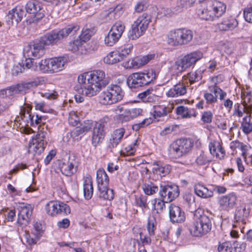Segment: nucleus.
Masks as SVG:
<instances>
[{
	"mask_svg": "<svg viewBox=\"0 0 252 252\" xmlns=\"http://www.w3.org/2000/svg\"><path fill=\"white\" fill-rule=\"evenodd\" d=\"M218 251V252H235V250L229 242H219Z\"/></svg>",
	"mask_w": 252,
	"mask_h": 252,
	"instance_id": "nucleus-54",
	"label": "nucleus"
},
{
	"mask_svg": "<svg viewBox=\"0 0 252 252\" xmlns=\"http://www.w3.org/2000/svg\"><path fill=\"white\" fill-rule=\"evenodd\" d=\"M26 12L32 15V22H37L45 15V11L42 5L37 1H29L25 6Z\"/></svg>",
	"mask_w": 252,
	"mask_h": 252,
	"instance_id": "nucleus-17",
	"label": "nucleus"
},
{
	"mask_svg": "<svg viewBox=\"0 0 252 252\" xmlns=\"http://www.w3.org/2000/svg\"><path fill=\"white\" fill-rule=\"evenodd\" d=\"M45 210L47 214L54 217L57 215H67L70 213L69 206L59 201H50L45 205Z\"/></svg>",
	"mask_w": 252,
	"mask_h": 252,
	"instance_id": "nucleus-11",
	"label": "nucleus"
},
{
	"mask_svg": "<svg viewBox=\"0 0 252 252\" xmlns=\"http://www.w3.org/2000/svg\"><path fill=\"white\" fill-rule=\"evenodd\" d=\"M242 98L243 100V105L252 104V96L250 92H242Z\"/></svg>",
	"mask_w": 252,
	"mask_h": 252,
	"instance_id": "nucleus-60",
	"label": "nucleus"
},
{
	"mask_svg": "<svg viewBox=\"0 0 252 252\" xmlns=\"http://www.w3.org/2000/svg\"><path fill=\"white\" fill-rule=\"evenodd\" d=\"M155 57V55L150 54L142 57H135L129 59L123 63V66L126 69H138L147 64Z\"/></svg>",
	"mask_w": 252,
	"mask_h": 252,
	"instance_id": "nucleus-16",
	"label": "nucleus"
},
{
	"mask_svg": "<svg viewBox=\"0 0 252 252\" xmlns=\"http://www.w3.org/2000/svg\"><path fill=\"white\" fill-rule=\"evenodd\" d=\"M194 191L198 196L206 198L213 195V191L201 184H197L194 186Z\"/></svg>",
	"mask_w": 252,
	"mask_h": 252,
	"instance_id": "nucleus-37",
	"label": "nucleus"
},
{
	"mask_svg": "<svg viewBox=\"0 0 252 252\" xmlns=\"http://www.w3.org/2000/svg\"><path fill=\"white\" fill-rule=\"evenodd\" d=\"M45 42L43 39L37 40L33 43L28 44L24 49V57H32L35 59L42 57L45 54Z\"/></svg>",
	"mask_w": 252,
	"mask_h": 252,
	"instance_id": "nucleus-12",
	"label": "nucleus"
},
{
	"mask_svg": "<svg viewBox=\"0 0 252 252\" xmlns=\"http://www.w3.org/2000/svg\"><path fill=\"white\" fill-rule=\"evenodd\" d=\"M217 48L222 55H230L233 51L231 44L228 41L220 42L218 44Z\"/></svg>",
	"mask_w": 252,
	"mask_h": 252,
	"instance_id": "nucleus-42",
	"label": "nucleus"
},
{
	"mask_svg": "<svg viewBox=\"0 0 252 252\" xmlns=\"http://www.w3.org/2000/svg\"><path fill=\"white\" fill-rule=\"evenodd\" d=\"M209 148L210 154L220 159L223 158L225 151L218 140H213L210 142Z\"/></svg>",
	"mask_w": 252,
	"mask_h": 252,
	"instance_id": "nucleus-25",
	"label": "nucleus"
},
{
	"mask_svg": "<svg viewBox=\"0 0 252 252\" xmlns=\"http://www.w3.org/2000/svg\"><path fill=\"white\" fill-rule=\"evenodd\" d=\"M202 57L203 54L202 52L200 51L192 52L178 59L171 66V69L177 73L182 72L187 68L194 64Z\"/></svg>",
	"mask_w": 252,
	"mask_h": 252,
	"instance_id": "nucleus-5",
	"label": "nucleus"
},
{
	"mask_svg": "<svg viewBox=\"0 0 252 252\" xmlns=\"http://www.w3.org/2000/svg\"><path fill=\"white\" fill-rule=\"evenodd\" d=\"M133 49V45L131 43H128L125 45L123 47L119 48L118 52L120 53L123 60L129 55Z\"/></svg>",
	"mask_w": 252,
	"mask_h": 252,
	"instance_id": "nucleus-52",
	"label": "nucleus"
},
{
	"mask_svg": "<svg viewBox=\"0 0 252 252\" xmlns=\"http://www.w3.org/2000/svg\"><path fill=\"white\" fill-rule=\"evenodd\" d=\"M197 14L199 18L203 20L208 21L215 20L210 3L198 9Z\"/></svg>",
	"mask_w": 252,
	"mask_h": 252,
	"instance_id": "nucleus-26",
	"label": "nucleus"
},
{
	"mask_svg": "<svg viewBox=\"0 0 252 252\" xmlns=\"http://www.w3.org/2000/svg\"><path fill=\"white\" fill-rule=\"evenodd\" d=\"M79 121V118L76 112L73 111L70 112L68 117L69 123L73 126H75L78 124Z\"/></svg>",
	"mask_w": 252,
	"mask_h": 252,
	"instance_id": "nucleus-58",
	"label": "nucleus"
},
{
	"mask_svg": "<svg viewBox=\"0 0 252 252\" xmlns=\"http://www.w3.org/2000/svg\"><path fill=\"white\" fill-rule=\"evenodd\" d=\"M156 78L155 70L150 69L146 72H138L131 74L127 79V83L131 88H138L147 85Z\"/></svg>",
	"mask_w": 252,
	"mask_h": 252,
	"instance_id": "nucleus-6",
	"label": "nucleus"
},
{
	"mask_svg": "<svg viewBox=\"0 0 252 252\" xmlns=\"http://www.w3.org/2000/svg\"><path fill=\"white\" fill-rule=\"evenodd\" d=\"M97 187L108 186L109 179L106 172L103 169H99L96 172Z\"/></svg>",
	"mask_w": 252,
	"mask_h": 252,
	"instance_id": "nucleus-38",
	"label": "nucleus"
},
{
	"mask_svg": "<svg viewBox=\"0 0 252 252\" xmlns=\"http://www.w3.org/2000/svg\"><path fill=\"white\" fill-rule=\"evenodd\" d=\"M96 121L87 120L81 124L80 126L76 127L73 132L76 136H79L86 134L94 127Z\"/></svg>",
	"mask_w": 252,
	"mask_h": 252,
	"instance_id": "nucleus-29",
	"label": "nucleus"
},
{
	"mask_svg": "<svg viewBox=\"0 0 252 252\" xmlns=\"http://www.w3.org/2000/svg\"><path fill=\"white\" fill-rule=\"evenodd\" d=\"M179 188L176 185H160L159 194L166 202L174 200L179 196Z\"/></svg>",
	"mask_w": 252,
	"mask_h": 252,
	"instance_id": "nucleus-18",
	"label": "nucleus"
},
{
	"mask_svg": "<svg viewBox=\"0 0 252 252\" xmlns=\"http://www.w3.org/2000/svg\"><path fill=\"white\" fill-rule=\"evenodd\" d=\"M34 230L32 231V234L37 238L39 239L41 234L43 232V227L42 224L38 222H36L33 224Z\"/></svg>",
	"mask_w": 252,
	"mask_h": 252,
	"instance_id": "nucleus-59",
	"label": "nucleus"
},
{
	"mask_svg": "<svg viewBox=\"0 0 252 252\" xmlns=\"http://www.w3.org/2000/svg\"><path fill=\"white\" fill-rule=\"evenodd\" d=\"M25 15L23 6L18 5L9 11L7 17L9 22L18 23L22 20Z\"/></svg>",
	"mask_w": 252,
	"mask_h": 252,
	"instance_id": "nucleus-23",
	"label": "nucleus"
},
{
	"mask_svg": "<svg viewBox=\"0 0 252 252\" xmlns=\"http://www.w3.org/2000/svg\"><path fill=\"white\" fill-rule=\"evenodd\" d=\"M142 188L144 193L148 195H153L158 190V187L151 182L145 183Z\"/></svg>",
	"mask_w": 252,
	"mask_h": 252,
	"instance_id": "nucleus-46",
	"label": "nucleus"
},
{
	"mask_svg": "<svg viewBox=\"0 0 252 252\" xmlns=\"http://www.w3.org/2000/svg\"><path fill=\"white\" fill-rule=\"evenodd\" d=\"M125 30V25L121 22H116L111 28L110 31L113 33L117 34V36L121 37L123 33Z\"/></svg>",
	"mask_w": 252,
	"mask_h": 252,
	"instance_id": "nucleus-50",
	"label": "nucleus"
},
{
	"mask_svg": "<svg viewBox=\"0 0 252 252\" xmlns=\"http://www.w3.org/2000/svg\"><path fill=\"white\" fill-rule=\"evenodd\" d=\"M124 95V93L120 86L111 84L101 93L99 100L104 105L112 104L121 101Z\"/></svg>",
	"mask_w": 252,
	"mask_h": 252,
	"instance_id": "nucleus-4",
	"label": "nucleus"
},
{
	"mask_svg": "<svg viewBox=\"0 0 252 252\" xmlns=\"http://www.w3.org/2000/svg\"><path fill=\"white\" fill-rule=\"evenodd\" d=\"M43 82V80L42 78L38 77L35 78L31 81L24 82L19 84L20 88L21 89L22 93H25L32 88L42 84Z\"/></svg>",
	"mask_w": 252,
	"mask_h": 252,
	"instance_id": "nucleus-35",
	"label": "nucleus"
},
{
	"mask_svg": "<svg viewBox=\"0 0 252 252\" xmlns=\"http://www.w3.org/2000/svg\"><path fill=\"white\" fill-rule=\"evenodd\" d=\"M212 160V158L208 156L207 153L201 152L196 158L195 161L198 165H204L210 163Z\"/></svg>",
	"mask_w": 252,
	"mask_h": 252,
	"instance_id": "nucleus-51",
	"label": "nucleus"
},
{
	"mask_svg": "<svg viewBox=\"0 0 252 252\" xmlns=\"http://www.w3.org/2000/svg\"><path fill=\"white\" fill-rule=\"evenodd\" d=\"M169 215L173 222H182L186 219L184 212L180 207L173 204H171L169 207Z\"/></svg>",
	"mask_w": 252,
	"mask_h": 252,
	"instance_id": "nucleus-21",
	"label": "nucleus"
},
{
	"mask_svg": "<svg viewBox=\"0 0 252 252\" xmlns=\"http://www.w3.org/2000/svg\"><path fill=\"white\" fill-rule=\"evenodd\" d=\"M81 45L80 40H75L73 42H70L68 45V49L72 52H75L78 50L79 47Z\"/></svg>",
	"mask_w": 252,
	"mask_h": 252,
	"instance_id": "nucleus-63",
	"label": "nucleus"
},
{
	"mask_svg": "<svg viewBox=\"0 0 252 252\" xmlns=\"http://www.w3.org/2000/svg\"><path fill=\"white\" fill-rule=\"evenodd\" d=\"M215 20L222 16L226 11V5L220 1L215 0L210 2Z\"/></svg>",
	"mask_w": 252,
	"mask_h": 252,
	"instance_id": "nucleus-28",
	"label": "nucleus"
},
{
	"mask_svg": "<svg viewBox=\"0 0 252 252\" xmlns=\"http://www.w3.org/2000/svg\"><path fill=\"white\" fill-rule=\"evenodd\" d=\"M188 78L190 84L195 81H198L201 79V73L200 71H191L188 74Z\"/></svg>",
	"mask_w": 252,
	"mask_h": 252,
	"instance_id": "nucleus-56",
	"label": "nucleus"
},
{
	"mask_svg": "<svg viewBox=\"0 0 252 252\" xmlns=\"http://www.w3.org/2000/svg\"><path fill=\"white\" fill-rule=\"evenodd\" d=\"M251 116L250 115L244 117L241 123L242 130L246 134H249L252 131V124L250 123Z\"/></svg>",
	"mask_w": 252,
	"mask_h": 252,
	"instance_id": "nucleus-48",
	"label": "nucleus"
},
{
	"mask_svg": "<svg viewBox=\"0 0 252 252\" xmlns=\"http://www.w3.org/2000/svg\"><path fill=\"white\" fill-rule=\"evenodd\" d=\"M237 197L234 193H230L220 196L218 200L219 207L221 210L227 212L232 209L236 204Z\"/></svg>",
	"mask_w": 252,
	"mask_h": 252,
	"instance_id": "nucleus-20",
	"label": "nucleus"
},
{
	"mask_svg": "<svg viewBox=\"0 0 252 252\" xmlns=\"http://www.w3.org/2000/svg\"><path fill=\"white\" fill-rule=\"evenodd\" d=\"M169 111V108L164 106H157L155 108L154 117L155 119L158 121L160 118L165 116Z\"/></svg>",
	"mask_w": 252,
	"mask_h": 252,
	"instance_id": "nucleus-47",
	"label": "nucleus"
},
{
	"mask_svg": "<svg viewBox=\"0 0 252 252\" xmlns=\"http://www.w3.org/2000/svg\"><path fill=\"white\" fill-rule=\"evenodd\" d=\"M78 30L77 25H68L61 30H54L46 33L41 39L45 41L46 45L55 44L70 34H74Z\"/></svg>",
	"mask_w": 252,
	"mask_h": 252,
	"instance_id": "nucleus-7",
	"label": "nucleus"
},
{
	"mask_svg": "<svg viewBox=\"0 0 252 252\" xmlns=\"http://www.w3.org/2000/svg\"><path fill=\"white\" fill-rule=\"evenodd\" d=\"M66 59L64 57H60L51 58V65L53 73L58 72L64 68Z\"/></svg>",
	"mask_w": 252,
	"mask_h": 252,
	"instance_id": "nucleus-36",
	"label": "nucleus"
},
{
	"mask_svg": "<svg viewBox=\"0 0 252 252\" xmlns=\"http://www.w3.org/2000/svg\"><path fill=\"white\" fill-rule=\"evenodd\" d=\"M79 164L77 158L74 155H69L67 158L63 159L60 163L62 173L70 176L76 172Z\"/></svg>",
	"mask_w": 252,
	"mask_h": 252,
	"instance_id": "nucleus-13",
	"label": "nucleus"
},
{
	"mask_svg": "<svg viewBox=\"0 0 252 252\" xmlns=\"http://www.w3.org/2000/svg\"><path fill=\"white\" fill-rule=\"evenodd\" d=\"M139 144L138 139L134 140V142L131 144L127 146L125 148V151L127 156L132 155L135 152Z\"/></svg>",
	"mask_w": 252,
	"mask_h": 252,
	"instance_id": "nucleus-55",
	"label": "nucleus"
},
{
	"mask_svg": "<svg viewBox=\"0 0 252 252\" xmlns=\"http://www.w3.org/2000/svg\"><path fill=\"white\" fill-rule=\"evenodd\" d=\"M78 81L83 85L81 88L82 94L88 97L96 95L109 83L104 71L102 70L85 72L78 76Z\"/></svg>",
	"mask_w": 252,
	"mask_h": 252,
	"instance_id": "nucleus-1",
	"label": "nucleus"
},
{
	"mask_svg": "<svg viewBox=\"0 0 252 252\" xmlns=\"http://www.w3.org/2000/svg\"><path fill=\"white\" fill-rule=\"evenodd\" d=\"M120 38L119 36H117V34L110 31L105 37L104 42L107 46H112L117 42Z\"/></svg>",
	"mask_w": 252,
	"mask_h": 252,
	"instance_id": "nucleus-49",
	"label": "nucleus"
},
{
	"mask_svg": "<svg viewBox=\"0 0 252 252\" xmlns=\"http://www.w3.org/2000/svg\"><path fill=\"white\" fill-rule=\"evenodd\" d=\"M250 212V208L248 205L241 204L235 210L234 219L236 221L245 223L249 216Z\"/></svg>",
	"mask_w": 252,
	"mask_h": 252,
	"instance_id": "nucleus-22",
	"label": "nucleus"
},
{
	"mask_svg": "<svg viewBox=\"0 0 252 252\" xmlns=\"http://www.w3.org/2000/svg\"><path fill=\"white\" fill-rule=\"evenodd\" d=\"M18 210V222L21 225H26L30 222L32 212V207L30 204H19Z\"/></svg>",
	"mask_w": 252,
	"mask_h": 252,
	"instance_id": "nucleus-19",
	"label": "nucleus"
},
{
	"mask_svg": "<svg viewBox=\"0 0 252 252\" xmlns=\"http://www.w3.org/2000/svg\"><path fill=\"white\" fill-rule=\"evenodd\" d=\"M122 60L118 51L111 52L104 58V62L109 64H115Z\"/></svg>",
	"mask_w": 252,
	"mask_h": 252,
	"instance_id": "nucleus-40",
	"label": "nucleus"
},
{
	"mask_svg": "<svg viewBox=\"0 0 252 252\" xmlns=\"http://www.w3.org/2000/svg\"><path fill=\"white\" fill-rule=\"evenodd\" d=\"M83 192L86 199L89 200L92 198L93 194V181L90 175L84 178Z\"/></svg>",
	"mask_w": 252,
	"mask_h": 252,
	"instance_id": "nucleus-31",
	"label": "nucleus"
},
{
	"mask_svg": "<svg viewBox=\"0 0 252 252\" xmlns=\"http://www.w3.org/2000/svg\"><path fill=\"white\" fill-rule=\"evenodd\" d=\"M25 58V61L24 63H23V66H21V64H19V66L20 67V70H16L17 72H22L23 70L24 69V67H26L27 69H30L31 68L33 64V60L34 58L32 57H26Z\"/></svg>",
	"mask_w": 252,
	"mask_h": 252,
	"instance_id": "nucleus-57",
	"label": "nucleus"
},
{
	"mask_svg": "<svg viewBox=\"0 0 252 252\" xmlns=\"http://www.w3.org/2000/svg\"><path fill=\"white\" fill-rule=\"evenodd\" d=\"M31 107H28L27 110L22 112V118L25 121L29 123V120L30 121L31 125L33 126L34 124L38 125L42 121V117L39 116L38 115L35 116L32 115L31 113Z\"/></svg>",
	"mask_w": 252,
	"mask_h": 252,
	"instance_id": "nucleus-33",
	"label": "nucleus"
},
{
	"mask_svg": "<svg viewBox=\"0 0 252 252\" xmlns=\"http://www.w3.org/2000/svg\"><path fill=\"white\" fill-rule=\"evenodd\" d=\"M193 146L191 141L187 139H180L170 145L169 155L171 158H179L189 153Z\"/></svg>",
	"mask_w": 252,
	"mask_h": 252,
	"instance_id": "nucleus-9",
	"label": "nucleus"
},
{
	"mask_svg": "<svg viewBox=\"0 0 252 252\" xmlns=\"http://www.w3.org/2000/svg\"><path fill=\"white\" fill-rule=\"evenodd\" d=\"M106 123L100 120L95 123L92 135V143L93 146L96 147L101 143L105 135Z\"/></svg>",
	"mask_w": 252,
	"mask_h": 252,
	"instance_id": "nucleus-15",
	"label": "nucleus"
},
{
	"mask_svg": "<svg viewBox=\"0 0 252 252\" xmlns=\"http://www.w3.org/2000/svg\"><path fill=\"white\" fill-rule=\"evenodd\" d=\"M113 111L117 114L118 120L121 123L127 122L141 116L143 113V109L140 108L126 109L122 105H118L113 109Z\"/></svg>",
	"mask_w": 252,
	"mask_h": 252,
	"instance_id": "nucleus-10",
	"label": "nucleus"
},
{
	"mask_svg": "<svg viewBox=\"0 0 252 252\" xmlns=\"http://www.w3.org/2000/svg\"><path fill=\"white\" fill-rule=\"evenodd\" d=\"M156 91L153 88H149L143 92L138 94V98L143 102H152L156 97L155 93Z\"/></svg>",
	"mask_w": 252,
	"mask_h": 252,
	"instance_id": "nucleus-39",
	"label": "nucleus"
},
{
	"mask_svg": "<svg viewBox=\"0 0 252 252\" xmlns=\"http://www.w3.org/2000/svg\"><path fill=\"white\" fill-rule=\"evenodd\" d=\"M244 17L246 21L252 23V7L247 8L244 10Z\"/></svg>",
	"mask_w": 252,
	"mask_h": 252,
	"instance_id": "nucleus-64",
	"label": "nucleus"
},
{
	"mask_svg": "<svg viewBox=\"0 0 252 252\" xmlns=\"http://www.w3.org/2000/svg\"><path fill=\"white\" fill-rule=\"evenodd\" d=\"M45 135L44 132H40L30 141L28 149L29 153L35 155L43 152L47 145Z\"/></svg>",
	"mask_w": 252,
	"mask_h": 252,
	"instance_id": "nucleus-14",
	"label": "nucleus"
},
{
	"mask_svg": "<svg viewBox=\"0 0 252 252\" xmlns=\"http://www.w3.org/2000/svg\"><path fill=\"white\" fill-rule=\"evenodd\" d=\"M153 172L160 177H165L171 171V166L169 164H162L160 162L155 161L153 163Z\"/></svg>",
	"mask_w": 252,
	"mask_h": 252,
	"instance_id": "nucleus-27",
	"label": "nucleus"
},
{
	"mask_svg": "<svg viewBox=\"0 0 252 252\" xmlns=\"http://www.w3.org/2000/svg\"><path fill=\"white\" fill-rule=\"evenodd\" d=\"M99 198L105 200L111 201L114 199V190L108 188V186L97 187Z\"/></svg>",
	"mask_w": 252,
	"mask_h": 252,
	"instance_id": "nucleus-34",
	"label": "nucleus"
},
{
	"mask_svg": "<svg viewBox=\"0 0 252 252\" xmlns=\"http://www.w3.org/2000/svg\"><path fill=\"white\" fill-rule=\"evenodd\" d=\"M193 36L192 31L186 28H179L170 31L166 35L167 43L172 46L184 45L189 43Z\"/></svg>",
	"mask_w": 252,
	"mask_h": 252,
	"instance_id": "nucleus-3",
	"label": "nucleus"
},
{
	"mask_svg": "<svg viewBox=\"0 0 252 252\" xmlns=\"http://www.w3.org/2000/svg\"><path fill=\"white\" fill-rule=\"evenodd\" d=\"M213 219L204 213L200 214L196 211L194 214L193 221L190 226L191 234L196 237H201L209 232L212 227Z\"/></svg>",
	"mask_w": 252,
	"mask_h": 252,
	"instance_id": "nucleus-2",
	"label": "nucleus"
},
{
	"mask_svg": "<svg viewBox=\"0 0 252 252\" xmlns=\"http://www.w3.org/2000/svg\"><path fill=\"white\" fill-rule=\"evenodd\" d=\"M187 91V86L184 82H180L168 90L165 94L167 97H175L185 95Z\"/></svg>",
	"mask_w": 252,
	"mask_h": 252,
	"instance_id": "nucleus-24",
	"label": "nucleus"
},
{
	"mask_svg": "<svg viewBox=\"0 0 252 252\" xmlns=\"http://www.w3.org/2000/svg\"><path fill=\"white\" fill-rule=\"evenodd\" d=\"M204 98L207 103L209 104H214L218 101V95L214 92L205 91L204 93Z\"/></svg>",
	"mask_w": 252,
	"mask_h": 252,
	"instance_id": "nucleus-53",
	"label": "nucleus"
},
{
	"mask_svg": "<svg viewBox=\"0 0 252 252\" xmlns=\"http://www.w3.org/2000/svg\"><path fill=\"white\" fill-rule=\"evenodd\" d=\"M155 222V220L154 218L149 219L147 227L149 234L150 235H153L155 234V230L156 227Z\"/></svg>",
	"mask_w": 252,
	"mask_h": 252,
	"instance_id": "nucleus-62",
	"label": "nucleus"
},
{
	"mask_svg": "<svg viewBox=\"0 0 252 252\" xmlns=\"http://www.w3.org/2000/svg\"><path fill=\"white\" fill-rule=\"evenodd\" d=\"M165 201L163 199L155 198L151 200L152 210L155 211L157 213H160L165 208Z\"/></svg>",
	"mask_w": 252,
	"mask_h": 252,
	"instance_id": "nucleus-45",
	"label": "nucleus"
},
{
	"mask_svg": "<svg viewBox=\"0 0 252 252\" xmlns=\"http://www.w3.org/2000/svg\"><path fill=\"white\" fill-rule=\"evenodd\" d=\"M223 81V77L221 75L213 77L210 80L208 84L209 90L212 92H216L219 88L217 85Z\"/></svg>",
	"mask_w": 252,
	"mask_h": 252,
	"instance_id": "nucleus-43",
	"label": "nucleus"
},
{
	"mask_svg": "<svg viewBox=\"0 0 252 252\" xmlns=\"http://www.w3.org/2000/svg\"><path fill=\"white\" fill-rule=\"evenodd\" d=\"M150 22L149 16L143 14L139 16L131 25L128 36L130 39L136 40L142 36L147 30Z\"/></svg>",
	"mask_w": 252,
	"mask_h": 252,
	"instance_id": "nucleus-8",
	"label": "nucleus"
},
{
	"mask_svg": "<svg viewBox=\"0 0 252 252\" xmlns=\"http://www.w3.org/2000/svg\"><path fill=\"white\" fill-rule=\"evenodd\" d=\"M238 25L237 21L233 18H225L218 24V28L220 31H226L232 30Z\"/></svg>",
	"mask_w": 252,
	"mask_h": 252,
	"instance_id": "nucleus-30",
	"label": "nucleus"
},
{
	"mask_svg": "<svg viewBox=\"0 0 252 252\" xmlns=\"http://www.w3.org/2000/svg\"><path fill=\"white\" fill-rule=\"evenodd\" d=\"M51 58L42 60L38 63L39 70L43 73H53Z\"/></svg>",
	"mask_w": 252,
	"mask_h": 252,
	"instance_id": "nucleus-44",
	"label": "nucleus"
},
{
	"mask_svg": "<svg viewBox=\"0 0 252 252\" xmlns=\"http://www.w3.org/2000/svg\"><path fill=\"white\" fill-rule=\"evenodd\" d=\"M6 93L10 95H13L22 93L21 89L20 88L19 84L9 87L6 89Z\"/></svg>",
	"mask_w": 252,
	"mask_h": 252,
	"instance_id": "nucleus-61",
	"label": "nucleus"
},
{
	"mask_svg": "<svg viewBox=\"0 0 252 252\" xmlns=\"http://www.w3.org/2000/svg\"><path fill=\"white\" fill-rule=\"evenodd\" d=\"M230 148L233 150H236L237 149L240 150L242 151V156L243 157L245 160L247 161V157L248 156L247 151L249 147L244 145L243 143L240 142L238 141H232L230 145Z\"/></svg>",
	"mask_w": 252,
	"mask_h": 252,
	"instance_id": "nucleus-41",
	"label": "nucleus"
},
{
	"mask_svg": "<svg viewBox=\"0 0 252 252\" xmlns=\"http://www.w3.org/2000/svg\"><path fill=\"white\" fill-rule=\"evenodd\" d=\"M176 112L178 115L181 116L183 119H189L191 117L195 118L197 112L193 109L189 108L184 106H180L176 108Z\"/></svg>",
	"mask_w": 252,
	"mask_h": 252,
	"instance_id": "nucleus-32",
	"label": "nucleus"
}]
</instances>
